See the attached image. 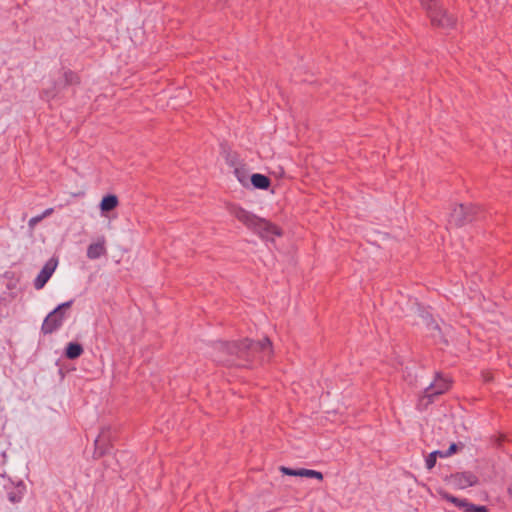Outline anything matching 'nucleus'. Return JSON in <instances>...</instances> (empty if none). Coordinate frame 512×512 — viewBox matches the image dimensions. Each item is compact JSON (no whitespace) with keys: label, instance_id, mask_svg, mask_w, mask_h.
Listing matches in <instances>:
<instances>
[{"label":"nucleus","instance_id":"f257e3e1","mask_svg":"<svg viewBox=\"0 0 512 512\" xmlns=\"http://www.w3.org/2000/svg\"><path fill=\"white\" fill-rule=\"evenodd\" d=\"M422 6L427 10L431 22L435 26L442 28H451L455 24L453 16L447 12L435 0H420Z\"/></svg>","mask_w":512,"mask_h":512},{"label":"nucleus","instance_id":"f03ea898","mask_svg":"<svg viewBox=\"0 0 512 512\" xmlns=\"http://www.w3.org/2000/svg\"><path fill=\"white\" fill-rule=\"evenodd\" d=\"M72 301L64 302L58 305L52 312H50L43 321L41 331L44 334H51L57 330L63 323L66 312L70 309Z\"/></svg>","mask_w":512,"mask_h":512},{"label":"nucleus","instance_id":"7ed1b4c3","mask_svg":"<svg viewBox=\"0 0 512 512\" xmlns=\"http://www.w3.org/2000/svg\"><path fill=\"white\" fill-rule=\"evenodd\" d=\"M262 352L263 358H269L271 356V342L268 338L255 343L251 340H244L237 347V354L242 358H250L255 353Z\"/></svg>","mask_w":512,"mask_h":512},{"label":"nucleus","instance_id":"20e7f679","mask_svg":"<svg viewBox=\"0 0 512 512\" xmlns=\"http://www.w3.org/2000/svg\"><path fill=\"white\" fill-rule=\"evenodd\" d=\"M477 477L470 472H459L448 478V483L456 489H466L477 484Z\"/></svg>","mask_w":512,"mask_h":512},{"label":"nucleus","instance_id":"39448f33","mask_svg":"<svg viewBox=\"0 0 512 512\" xmlns=\"http://www.w3.org/2000/svg\"><path fill=\"white\" fill-rule=\"evenodd\" d=\"M57 266H58V259L55 257L49 259L45 263V265L43 266V268L41 269L40 273L38 274V276L36 277V279L34 281V287L37 290H40L45 286V284L48 282V280L53 275Z\"/></svg>","mask_w":512,"mask_h":512},{"label":"nucleus","instance_id":"423d86ee","mask_svg":"<svg viewBox=\"0 0 512 512\" xmlns=\"http://www.w3.org/2000/svg\"><path fill=\"white\" fill-rule=\"evenodd\" d=\"M106 253V239L104 236H100L88 245L86 255L90 260H96Z\"/></svg>","mask_w":512,"mask_h":512},{"label":"nucleus","instance_id":"0eeeda50","mask_svg":"<svg viewBox=\"0 0 512 512\" xmlns=\"http://www.w3.org/2000/svg\"><path fill=\"white\" fill-rule=\"evenodd\" d=\"M236 219L245 224L247 227L255 229L260 218L255 216L254 214L246 211L241 207H234L231 211Z\"/></svg>","mask_w":512,"mask_h":512},{"label":"nucleus","instance_id":"6e6552de","mask_svg":"<svg viewBox=\"0 0 512 512\" xmlns=\"http://www.w3.org/2000/svg\"><path fill=\"white\" fill-rule=\"evenodd\" d=\"M255 231L263 238L273 239L275 236H280L281 232L279 228L272 223L261 219L259 220Z\"/></svg>","mask_w":512,"mask_h":512},{"label":"nucleus","instance_id":"1a4fd4ad","mask_svg":"<svg viewBox=\"0 0 512 512\" xmlns=\"http://www.w3.org/2000/svg\"><path fill=\"white\" fill-rule=\"evenodd\" d=\"M280 471L283 474L289 475V476L315 478V479L320 480V481L323 479V474L321 472L316 471V470H311V469H305V468L291 469V468H288V467H285V466H281L280 467Z\"/></svg>","mask_w":512,"mask_h":512},{"label":"nucleus","instance_id":"9d476101","mask_svg":"<svg viewBox=\"0 0 512 512\" xmlns=\"http://www.w3.org/2000/svg\"><path fill=\"white\" fill-rule=\"evenodd\" d=\"M450 388V381L443 377H437L434 382L425 390L426 397L440 395Z\"/></svg>","mask_w":512,"mask_h":512},{"label":"nucleus","instance_id":"9b49d317","mask_svg":"<svg viewBox=\"0 0 512 512\" xmlns=\"http://www.w3.org/2000/svg\"><path fill=\"white\" fill-rule=\"evenodd\" d=\"M450 218L451 222L455 225H462L470 220L468 209L462 204L456 205L451 212Z\"/></svg>","mask_w":512,"mask_h":512},{"label":"nucleus","instance_id":"f8f14e48","mask_svg":"<svg viewBox=\"0 0 512 512\" xmlns=\"http://www.w3.org/2000/svg\"><path fill=\"white\" fill-rule=\"evenodd\" d=\"M119 204L118 198L115 195H107L102 198L100 202V210L105 213L114 210Z\"/></svg>","mask_w":512,"mask_h":512},{"label":"nucleus","instance_id":"ddd939ff","mask_svg":"<svg viewBox=\"0 0 512 512\" xmlns=\"http://www.w3.org/2000/svg\"><path fill=\"white\" fill-rule=\"evenodd\" d=\"M83 353V347L79 343L70 342L67 344L65 349V356L68 359H76L80 357Z\"/></svg>","mask_w":512,"mask_h":512},{"label":"nucleus","instance_id":"4468645a","mask_svg":"<svg viewBox=\"0 0 512 512\" xmlns=\"http://www.w3.org/2000/svg\"><path fill=\"white\" fill-rule=\"evenodd\" d=\"M251 183L255 188L267 189L270 186V179L263 174L255 173L251 176Z\"/></svg>","mask_w":512,"mask_h":512},{"label":"nucleus","instance_id":"2eb2a0df","mask_svg":"<svg viewBox=\"0 0 512 512\" xmlns=\"http://www.w3.org/2000/svg\"><path fill=\"white\" fill-rule=\"evenodd\" d=\"M107 441V438L104 434V432H102L95 440V452H94V456L95 457H101L103 454H104V445Z\"/></svg>","mask_w":512,"mask_h":512},{"label":"nucleus","instance_id":"dca6fc26","mask_svg":"<svg viewBox=\"0 0 512 512\" xmlns=\"http://www.w3.org/2000/svg\"><path fill=\"white\" fill-rule=\"evenodd\" d=\"M456 506L463 509L465 512H472V509L474 508V504L469 503L465 499H459Z\"/></svg>","mask_w":512,"mask_h":512},{"label":"nucleus","instance_id":"f3484780","mask_svg":"<svg viewBox=\"0 0 512 512\" xmlns=\"http://www.w3.org/2000/svg\"><path fill=\"white\" fill-rule=\"evenodd\" d=\"M64 79L66 84H75L78 82V76L71 71H67L64 73Z\"/></svg>","mask_w":512,"mask_h":512},{"label":"nucleus","instance_id":"a211bd4d","mask_svg":"<svg viewBox=\"0 0 512 512\" xmlns=\"http://www.w3.org/2000/svg\"><path fill=\"white\" fill-rule=\"evenodd\" d=\"M463 445L461 444L460 446L456 443H452L450 445V447L448 448V450L444 453V454H441V457H448V456H451L453 455L454 453H456L459 448H462Z\"/></svg>","mask_w":512,"mask_h":512},{"label":"nucleus","instance_id":"6ab92c4d","mask_svg":"<svg viewBox=\"0 0 512 512\" xmlns=\"http://www.w3.org/2000/svg\"><path fill=\"white\" fill-rule=\"evenodd\" d=\"M436 464V452H432L426 458V467L431 470Z\"/></svg>","mask_w":512,"mask_h":512},{"label":"nucleus","instance_id":"aec40b11","mask_svg":"<svg viewBox=\"0 0 512 512\" xmlns=\"http://www.w3.org/2000/svg\"><path fill=\"white\" fill-rule=\"evenodd\" d=\"M441 496L443 499L453 503L454 505H457L458 501H459V498L457 497H454L446 492H440Z\"/></svg>","mask_w":512,"mask_h":512},{"label":"nucleus","instance_id":"412c9836","mask_svg":"<svg viewBox=\"0 0 512 512\" xmlns=\"http://www.w3.org/2000/svg\"><path fill=\"white\" fill-rule=\"evenodd\" d=\"M235 173H236V176H237L239 182L242 183L243 185H246L247 184V177H246V175L244 173H242L238 169L235 170Z\"/></svg>","mask_w":512,"mask_h":512},{"label":"nucleus","instance_id":"4be33fe9","mask_svg":"<svg viewBox=\"0 0 512 512\" xmlns=\"http://www.w3.org/2000/svg\"><path fill=\"white\" fill-rule=\"evenodd\" d=\"M43 219V216H36L29 220V227L33 228L38 222H40Z\"/></svg>","mask_w":512,"mask_h":512},{"label":"nucleus","instance_id":"5701e85b","mask_svg":"<svg viewBox=\"0 0 512 512\" xmlns=\"http://www.w3.org/2000/svg\"><path fill=\"white\" fill-rule=\"evenodd\" d=\"M472 512H488L487 508L485 506H476L474 505V508L472 509Z\"/></svg>","mask_w":512,"mask_h":512},{"label":"nucleus","instance_id":"b1692460","mask_svg":"<svg viewBox=\"0 0 512 512\" xmlns=\"http://www.w3.org/2000/svg\"><path fill=\"white\" fill-rule=\"evenodd\" d=\"M53 212L52 208L46 209L41 216H43V219L47 216H49Z\"/></svg>","mask_w":512,"mask_h":512},{"label":"nucleus","instance_id":"393cba45","mask_svg":"<svg viewBox=\"0 0 512 512\" xmlns=\"http://www.w3.org/2000/svg\"><path fill=\"white\" fill-rule=\"evenodd\" d=\"M436 452V457L437 456H440L441 457V454H444L445 452H441V451H435Z\"/></svg>","mask_w":512,"mask_h":512},{"label":"nucleus","instance_id":"a878e982","mask_svg":"<svg viewBox=\"0 0 512 512\" xmlns=\"http://www.w3.org/2000/svg\"><path fill=\"white\" fill-rule=\"evenodd\" d=\"M508 492H509V495H510V496H511V498H512V485L509 487Z\"/></svg>","mask_w":512,"mask_h":512}]
</instances>
